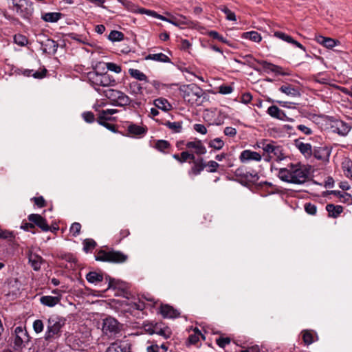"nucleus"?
<instances>
[{"label": "nucleus", "instance_id": "1", "mask_svg": "<svg viewBox=\"0 0 352 352\" xmlns=\"http://www.w3.org/2000/svg\"><path fill=\"white\" fill-rule=\"evenodd\" d=\"M278 176L283 182L292 184H303L308 177V171L300 164H290L280 168Z\"/></svg>", "mask_w": 352, "mask_h": 352}, {"label": "nucleus", "instance_id": "2", "mask_svg": "<svg viewBox=\"0 0 352 352\" xmlns=\"http://www.w3.org/2000/svg\"><path fill=\"white\" fill-rule=\"evenodd\" d=\"M87 77L91 85L100 95H102L104 90L100 87H113L116 85L115 78L107 72L99 73L96 70H92L87 73Z\"/></svg>", "mask_w": 352, "mask_h": 352}, {"label": "nucleus", "instance_id": "3", "mask_svg": "<svg viewBox=\"0 0 352 352\" xmlns=\"http://www.w3.org/2000/svg\"><path fill=\"white\" fill-rule=\"evenodd\" d=\"M179 91L184 101L191 106L200 105L203 102L201 98L205 94L204 91L195 83L181 86Z\"/></svg>", "mask_w": 352, "mask_h": 352}, {"label": "nucleus", "instance_id": "4", "mask_svg": "<svg viewBox=\"0 0 352 352\" xmlns=\"http://www.w3.org/2000/svg\"><path fill=\"white\" fill-rule=\"evenodd\" d=\"M65 321L64 318L56 315L50 316L47 319L45 339L51 340L59 338L61 335V329L65 324Z\"/></svg>", "mask_w": 352, "mask_h": 352}, {"label": "nucleus", "instance_id": "5", "mask_svg": "<svg viewBox=\"0 0 352 352\" xmlns=\"http://www.w3.org/2000/svg\"><path fill=\"white\" fill-rule=\"evenodd\" d=\"M254 148H261L265 153L274 157V160L277 162L282 161L285 157L282 146L272 140L263 139L257 142Z\"/></svg>", "mask_w": 352, "mask_h": 352}, {"label": "nucleus", "instance_id": "6", "mask_svg": "<svg viewBox=\"0 0 352 352\" xmlns=\"http://www.w3.org/2000/svg\"><path fill=\"white\" fill-rule=\"evenodd\" d=\"M102 96L109 100L110 103L116 107H125L129 105L131 100L124 92L113 89H107L102 91Z\"/></svg>", "mask_w": 352, "mask_h": 352}, {"label": "nucleus", "instance_id": "7", "mask_svg": "<svg viewBox=\"0 0 352 352\" xmlns=\"http://www.w3.org/2000/svg\"><path fill=\"white\" fill-rule=\"evenodd\" d=\"M95 259L102 262L124 263L127 260V256L119 251L100 250L95 255Z\"/></svg>", "mask_w": 352, "mask_h": 352}, {"label": "nucleus", "instance_id": "8", "mask_svg": "<svg viewBox=\"0 0 352 352\" xmlns=\"http://www.w3.org/2000/svg\"><path fill=\"white\" fill-rule=\"evenodd\" d=\"M234 175L237 178V181L243 186L254 184L259 179V176L256 170L250 171L244 166L236 168Z\"/></svg>", "mask_w": 352, "mask_h": 352}, {"label": "nucleus", "instance_id": "9", "mask_svg": "<svg viewBox=\"0 0 352 352\" xmlns=\"http://www.w3.org/2000/svg\"><path fill=\"white\" fill-rule=\"evenodd\" d=\"M16 12L23 19H29L34 12L32 2L28 0H12Z\"/></svg>", "mask_w": 352, "mask_h": 352}, {"label": "nucleus", "instance_id": "10", "mask_svg": "<svg viewBox=\"0 0 352 352\" xmlns=\"http://www.w3.org/2000/svg\"><path fill=\"white\" fill-rule=\"evenodd\" d=\"M35 226H38L43 231L47 232V231H51V232H55L56 230H58V226L56 223L54 224H52L51 226H50L47 221H32L29 223H25L23 225L21 226V228L27 231H31L32 233H34L35 231L32 230L35 228Z\"/></svg>", "mask_w": 352, "mask_h": 352}, {"label": "nucleus", "instance_id": "11", "mask_svg": "<svg viewBox=\"0 0 352 352\" xmlns=\"http://www.w3.org/2000/svg\"><path fill=\"white\" fill-rule=\"evenodd\" d=\"M121 325L112 317H107L103 320L102 331L107 335L117 334L120 331Z\"/></svg>", "mask_w": 352, "mask_h": 352}, {"label": "nucleus", "instance_id": "12", "mask_svg": "<svg viewBox=\"0 0 352 352\" xmlns=\"http://www.w3.org/2000/svg\"><path fill=\"white\" fill-rule=\"evenodd\" d=\"M15 338L14 341L15 349H21L25 342H28V335L22 327H17L14 329Z\"/></svg>", "mask_w": 352, "mask_h": 352}, {"label": "nucleus", "instance_id": "13", "mask_svg": "<svg viewBox=\"0 0 352 352\" xmlns=\"http://www.w3.org/2000/svg\"><path fill=\"white\" fill-rule=\"evenodd\" d=\"M261 159L262 155L260 153L249 149L243 151L239 155V160L242 163H245L250 161L260 162Z\"/></svg>", "mask_w": 352, "mask_h": 352}, {"label": "nucleus", "instance_id": "14", "mask_svg": "<svg viewBox=\"0 0 352 352\" xmlns=\"http://www.w3.org/2000/svg\"><path fill=\"white\" fill-rule=\"evenodd\" d=\"M28 261L29 263L32 266L34 270L38 271L42 264L45 263V260L36 252H34L32 250L28 251Z\"/></svg>", "mask_w": 352, "mask_h": 352}, {"label": "nucleus", "instance_id": "15", "mask_svg": "<svg viewBox=\"0 0 352 352\" xmlns=\"http://www.w3.org/2000/svg\"><path fill=\"white\" fill-rule=\"evenodd\" d=\"M267 113L273 118L283 121H292L293 119L289 118L285 113L276 105H272L268 107Z\"/></svg>", "mask_w": 352, "mask_h": 352}, {"label": "nucleus", "instance_id": "16", "mask_svg": "<svg viewBox=\"0 0 352 352\" xmlns=\"http://www.w3.org/2000/svg\"><path fill=\"white\" fill-rule=\"evenodd\" d=\"M105 352H130V345L125 341H118L112 343Z\"/></svg>", "mask_w": 352, "mask_h": 352}, {"label": "nucleus", "instance_id": "17", "mask_svg": "<svg viewBox=\"0 0 352 352\" xmlns=\"http://www.w3.org/2000/svg\"><path fill=\"white\" fill-rule=\"evenodd\" d=\"M43 52L45 54H55L56 53L58 44L52 38H47L41 43Z\"/></svg>", "mask_w": 352, "mask_h": 352}, {"label": "nucleus", "instance_id": "18", "mask_svg": "<svg viewBox=\"0 0 352 352\" xmlns=\"http://www.w3.org/2000/svg\"><path fill=\"white\" fill-rule=\"evenodd\" d=\"M294 144L296 147L299 150V151L305 156V157H311L313 153V151L312 146L310 144L304 143L300 141V140H296L294 141Z\"/></svg>", "mask_w": 352, "mask_h": 352}, {"label": "nucleus", "instance_id": "19", "mask_svg": "<svg viewBox=\"0 0 352 352\" xmlns=\"http://www.w3.org/2000/svg\"><path fill=\"white\" fill-rule=\"evenodd\" d=\"M206 167V164L202 157H199L195 161L192 166L188 171V175H199L201 171L204 170V168Z\"/></svg>", "mask_w": 352, "mask_h": 352}, {"label": "nucleus", "instance_id": "20", "mask_svg": "<svg viewBox=\"0 0 352 352\" xmlns=\"http://www.w3.org/2000/svg\"><path fill=\"white\" fill-rule=\"evenodd\" d=\"M279 91L292 97H299L300 96V89L298 87L288 83L280 86Z\"/></svg>", "mask_w": 352, "mask_h": 352}, {"label": "nucleus", "instance_id": "21", "mask_svg": "<svg viewBox=\"0 0 352 352\" xmlns=\"http://www.w3.org/2000/svg\"><path fill=\"white\" fill-rule=\"evenodd\" d=\"M186 147L188 149H194L197 155H204L206 153V148L199 140L188 142Z\"/></svg>", "mask_w": 352, "mask_h": 352}, {"label": "nucleus", "instance_id": "22", "mask_svg": "<svg viewBox=\"0 0 352 352\" xmlns=\"http://www.w3.org/2000/svg\"><path fill=\"white\" fill-rule=\"evenodd\" d=\"M312 155L316 159L325 162L329 160L330 151L327 147H317L313 151Z\"/></svg>", "mask_w": 352, "mask_h": 352}, {"label": "nucleus", "instance_id": "23", "mask_svg": "<svg viewBox=\"0 0 352 352\" xmlns=\"http://www.w3.org/2000/svg\"><path fill=\"white\" fill-rule=\"evenodd\" d=\"M332 128L333 132H336L342 135H346L351 129V126L342 120L335 121Z\"/></svg>", "mask_w": 352, "mask_h": 352}, {"label": "nucleus", "instance_id": "24", "mask_svg": "<svg viewBox=\"0 0 352 352\" xmlns=\"http://www.w3.org/2000/svg\"><path fill=\"white\" fill-rule=\"evenodd\" d=\"M21 74L25 76H32L36 79H42L46 76L47 70L43 68L41 71H34V69H23L21 70Z\"/></svg>", "mask_w": 352, "mask_h": 352}, {"label": "nucleus", "instance_id": "25", "mask_svg": "<svg viewBox=\"0 0 352 352\" xmlns=\"http://www.w3.org/2000/svg\"><path fill=\"white\" fill-rule=\"evenodd\" d=\"M160 313L164 318H177L179 313L171 306L164 305L161 306Z\"/></svg>", "mask_w": 352, "mask_h": 352}, {"label": "nucleus", "instance_id": "26", "mask_svg": "<svg viewBox=\"0 0 352 352\" xmlns=\"http://www.w3.org/2000/svg\"><path fill=\"white\" fill-rule=\"evenodd\" d=\"M145 60H151L160 63H171L170 58L164 53L148 54L144 58Z\"/></svg>", "mask_w": 352, "mask_h": 352}, {"label": "nucleus", "instance_id": "27", "mask_svg": "<svg viewBox=\"0 0 352 352\" xmlns=\"http://www.w3.org/2000/svg\"><path fill=\"white\" fill-rule=\"evenodd\" d=\"M153 148L164 154H168L170 153L171 144L167 140H158L155 141Z\"/></svg>", "mask_w": 352, "mask_h": 352}, {"label": "nucleus", "instance_id": "28", "mask_svg": "<svg viewBox=\"0 0 352 352\" xmlns=\"http://www.w3.org/2000/svg\"><path fill=\"white\" fill-rule=\"evenodd\" d=\"M153 104L157 109H161L164 112H168L173 108L171 104L164 98H158L154 100Z\"/></svg>", "mask_w": 352, "mask_h": 352}, {"label": "nucleus", "instance_id": "29", "mask_svg": "<svg viewBox=\"0 0 352 352\" xmlns=\"http://www.w3.org/2000/svg\"><path fill=\"white\" fill-rule=\"evenodd\" d=\"M127 132L132 136H142L146 133V129L138 124L131 123L127 126Z\"/></svg>", "mask_w": 352, "mask_h": 352}, {"label": "nucleus", "instance_id": "30", "mask_svg": "<svg viewBox=\"0 0 352 352\" xmlns=\"http://www.w3.org/2000/svg\"><path fill=\"white\" fill-rule=\"evenodd\" d=\"M60 300V297L59 296H43L40 298L42 305L50 307H54L59 303Z\"/></svg>", "mask_w": 352, "mask_h": 352}, {"label": "nucleus", "instance_id": "31", "mask_svg": "<svg viewBox=\"0 0 352 352\" xmlns=\"http://www.w3.org/2000/svg\"><path fill=\"white\" fill-rule=\"evenodd\" d=\"M326 210L328 212L329 217L337 218L339 214L342 212L343 208L339 205L336 206L332 204H329L326 206Z\"/></svg>", "mask_w": 352, "mask_h": 352}, {"label": "nucleus", "instance_id": "32", "mask_svg": "<svg viewBox=\"0 0 352 352\" xmlns=\"http://www.w3.org/2000/svg\"><path fill=\"white\" fill-rule=\"evenodd\" d=\"M301 333L303 342L307 345H309L318 340L316 333L313 331L304 330Z\"/></svg>", "mask_w": 352, "mask_h": 352}, {"label": "nucleus", "instance_id": "33", "mask_svg": "<svg viewBox=\"0 0 352 352\" xmlns=\"http://www.w3.org/2000/svg\"><path fill=\"white\" fill-rule=\"evenodd\" d=\"M63 15L61 12H46L42 14L41 19L48 23H56L62 18Z\"/></svg>", "mask_w": 352, "mask_h": 352}, {"label": "nucleus", "instance_id": "34", "mask_svg": "<svg viewBox=\"0 0 352 352\" xmlns=\"http://www.w3.org/2000/svg\"><path fill=\"white\" fill-rule=\"evenodd\" d=\"M316 41L326 47L327 48L331 49L336 45V42L334 39L329 37H324L323 36L319 35L316 36Z\"/></svg>", "mask_w": 352, "mask_h": 352}, {"label": "nucleus", "instance_id": "35", "mask_svg": "<svg viewBox=\"0 0 352 352\" xmlns=\"http://www.w3.org/2000/svg\"><path fill=\"white\" fill-rule=\"evenodd\" d=\"M86 279L90 283L97 284L103 280V276L96 272H90L86 275Z\"/></svg>", "mask_w": 352, "mask_h": 352}, {"label": "nucleus", "instance_id": "36", "mask_svg": "<svg viewBox=\"0 0 352 352\" xmlns=\"http://www.w3.org/2000/svg\"><path fill=\"white\" fill-rule=\"evenodd\" d=\"M242 38L245 39H249L256 43H259L262 39L261 34L256 31L243 32L242 34Z\"/></svg>", "mask_w": 352, "mask_h": 352}, {"label": "nucleus", "instance_id": "37", "mask_svg": "<svg viewBox=\"0 0 352 352\" xmlns=\"http://www.w3.org/2000/svg\"><path fill=\"white\" fill-rule=\"evenodd\" d=\"M164 126L168 127L172 131L173 133H178L182 131V122H173L166 121L162 123Z\"/></svg>", "mask_w": 352, "mask_h": 352}, {"label": "nucleus", "instance_id": "38", "mask_svg": "<svg viewBox=\"0 0 352 352\" xmlns=\"http://www.w3.org/2000/svg\"><path fill=\"white\" fill-rule=\"evenodd\" d=\"M130 76L140 81L148 82V77L143 72L137 69H129Z\"/></svg>", "mask_w": 352, "mask_h": 352}, {"label": "nucleus", "instance_id": "39", "mask_svg": "<svg viewBox=\"0 0 352 352\" xmlns=\"http://www.w3.org/2000/svg\"><path fill=\"white\" fill-rule=\"evenodd\" d=\"M119 3H120L127 10L134 12V13H140L139 10L141 8H139L138 6L133 3L132 1L129 0H117Z\"/></svg>", "mask_w": 352, "mask_h": 352}, {"label": "nucleus", "instance_id": "40", "mask_svg": "<svg viewBox=\"0 0 352 352\" xmlns=\"http://www.w3.org/2000/svg\"><path fill=\"white\" fill-rule=\"evenodd\" d=\"M112 120V118H105L103 117L98 116L97 122L99 124L104 126L112 132H116V126L113 124L109 123L108 121Z\"/></svg>", "mask_w": 352, "mask_h": 352}, {"label": "nucleus", "instance_id": "41", "mask_svg": "<svg viewBox=\"0 0 352 352\" xmlns=\"http://www.w3.org/2000/svg\"><path fill=\"white\" fill-rule=\"evenodd\" d=\"M52 208H50L47 210H44L42 214H30L28 215V220H46L52 218V216H48L47 212H51Z\"/></svg>", "mask_w": 352, "mask_h": 352}, {"label": "nucleus", "instance_id": "42", "mask_svg": "<svg viewBox=\"0 0 352 352\" xmlns=\"http://www.w3.org/2000/svg\"><path fill=\"white\" fill-rule=\"evenodd\" d=\"M139 12L140 14H146L148 16H153L154 18L160 19V20L164 21H168L167 20V17H166V16H164L163 15H161V14H158L157 12H156L155 11H153V10H147V9H145V8H141L139 10Z\"/></svg>", "mask_w": 352, "mask_h": 352}, {"label": "nucleus", "instance_id": "43", "mask_svg": "<svg viewBox=\"0 0 352 352\" xmlns=\"http://www.w3.org/2000/svg\"><path fill=\"white\" fill-rule=\"evenodd\" d=\"M96 246V242L91 239H86L83 241V250L86 252H91Z\"/></svg>", "mask_w": 352, "mask_h": 352}, {"label": "nucleus", "instance_id": "44", "mask_svg": "<svg viewBox=\"0 0 352 352\" xmlns=\"http://www.w3.org/2000/svg\"><path fill=\"white\" fill-rule=\"evenodd\" d=\"M157 334L167 339L170 338L171 332L168 328L159 329L157 327H155V329L151 332V334Z\"/></svg>", "mask_w": 352, "mask_h": 352}, {"label": "nucleus", "instance_id": "45", "mask_svg": "<svg viewBox=\"0 0 352 352\" xmlns=\"http://www.w3.org/2000/svg\"><path fill=\"white\" fill-rule=\"evenodd\" d=\"M222 12L226 14V19L228 21H236V17L232 11H231L228 7L223 6L219 8Z\"/></svg>", "mask_w": 352, "mask_h": 352}, {"label": "nucleus", "instance_id": "46", "mask_svg": "<svg viewBox=\"0 0 352 352\" xmlns=\"http://www.w3.org/2000/svg\"><path fill=\"white\" fill-rule=\"evenodd\" d=\"M14 42L19 46L23 47L28 45V38L21 34H16L14 36Z\"/></svg>", "mask_w": 352, "mask_h": 352}, {"label": "nucleus", "instance_id": "47", "mask_svg": "<svg viewBox=\"0 0 352 352\" xmlns=\"http://www.w3.org/2000/svg\"><path fill=\"white\" fill-rule=\"evenodd\" d=\"M224 142L220 138H216L210 141L208 146L214 150H221L224 146Z\"/></svg>", "mask_w": 352, "mask_h": 352}, {"label": "nucleus", "instance_id": "48", "mask_svg": "<svg viewBox=\"0 0 352 352\" xmlns=\"http://www.w3.org/2000/svg\"><path fill=\"white\" fill-rule=\"evenodd\" d=\"M124 34L117 30H112L108 36V38L113 42L121 41L124 39Z\"/></svg>", "mask_w": 352, "mask_h": 352}, {"label": "nucleus", "instance_id": "49", "mask_svg": "<svg viewBox=\"0 0 352 352\" xmlns=\"http://www.w3.org/2000/svg\"><path fill=\"white\" fill-rule=\"evenodd\" d=\"M258 63L261 65L263 69L267 72H271L274 73V69H277V65L266 60H258Z\"/></svg>", "mask_w": 352, "mask_h": 352}, {"label": "nucleus", "instance_id": "50", "mask_svg": "<svg viewBox=\"0 0 352 352\" xmlns=\"http://www.w3.org/2000/svg\"><path fill=\"white\" fill-rule=\"evenodd\" d=\"M243 58L244 59L243 65H247L250 67L253 68L254 69L257 70V69L254 66V63H258V60L254 58L252 54L245 55L243 57Z\"/></svg>", "mask_w": 352, "mask_h": 352}, {"label": "nucleus", "instance_id": "51", "mask_svg": "<svg viewBox=\"0 0 352 352\" xmlns=\"http://www.w3.org/2000/svg\"><path fill=\"white\" fill-rule=\"evenodd\" d=\"M30 200L34 203V206L40 208H44L47 205L46 201L43 196L34 197Z\"/></svg>", "mask_w": 352, "mask_h": 352}, {"label": "nucleus", "instance_id": "52", "mask_svg": "<svg viewBox=\"0 0 352 352\" xmlns=\"http://www.w3.org/2000/svg\"><path fill=\"white\" fill-rule=\"evenodd\" d=\"M258 186L262 189L268 190L269 188H270L271 190L269 192L270 194L274 193L277 190L276 186L268 182H261L259 184H258Z\"/></svg>", "mask_w": 352, "mask_h": 352}, {"label": "nucleus", "instance_id": "53", "mask_svg": "<svg viewBox=\"0 0 352 352\" xmlns=\"http://www.w3.org/2000/svg\"><path fill=\"white\" fill-rule=\"evenodd\" d=\"M131 92L133 94H139L142 92V87L137 81L131 82L129 84Z\"/></svg>", "mask_w": 352, "mask_h": 352}, {"label": "nucleus", "instance_id": "54", "mask_svg": "<svg viewBox=\"0 0 352 352\" xmlns=\"http://www.w3.org/2000/svg\"><path fill=\"white\" fill-rule=\"evenodd\" d=\"M274 36L279 39H281L288 43H290L291 41H293V38L283 32H280V31H276V32H274Z\"/></svg>", "mask_w": 352, "mask_h": 352}, {"label": "nucleus", "instance_id": "55", "mask_svg": "<svg viewBox=\"0 0 352 352\" xmlns=\"http://www.w3.org/2000/svg\"><path fill=\"white\" fill-rule=\"evenodd\" d=\"M200 336L204 339V337L201 332L198 329H196L195 330V333L189 336L188 340L191 344H196L199 340Z\"/></svg>", "mask_w": 352, "mask_h": 352}, {"label": "nucleus", "instance_id": "56", "mask_svg": "<svg viewBox=\"0 0 352 352\" xmlns=\"http://www.w3.org/2000/svg\"><path fill=\"white\" fill-rule=\"evenodd\" d=\"M106 67L108 70L114 72L116 74H119L122 72V67L120 65H118L114 63H107Z\"/></svg>", "mask_w": 352, "mask_h": 352}, {"label": "nucleus", "instance_id": "57", "mask_svg": "<svg viewBox=\"0 0 352 352\" xmlns=\"http://www.w3.org/2000/svg\"><path fill=\"white\" fill-rule=\"evenodd\" d=\"M44 329V324L41 320H36L33 322V329L36 333H41Z\"/></svg>", "mask_w": 352, "mask_h": 352}, {"label": "nucleus", "instance_id": "58", "mask_svg": "<svg viewBox=\"0 0 352 352\" xmlns=\"http://www.w3.org/2000/svg\"><path fill=\"white\" fill-rule=\"evenodd\" d=\"M208 34L209 36L214 39H217L223 43H227L226 38H225L222 35L219 34L217 31L211 30L208 33Z\"/></svg>", "mask_w": 352, "mask_h": 352}, {"label": "nucleus", "instance_id": "59", "mask_svg": "<svg viewBox=\"0 0 352 352\" xmlns=\"http://www.w3.org/2000/svg\"><path fill=\"white\" fill-rule=\"evenodd\" d=\"M82 117L87 123H92L95 121V116L91 111H85L82 113Z\"/></svg>", "mask_w": 352, "mask_h": 352}, {"label": "nucleus", "instance_id": "60", "mask_svg": "<svg viewBox=\"0 0 352 352\" xmlns=\"http://www.w3.org/2000/svg\"><path fill=\"white\" fill-rule=\"evenodd\" d=\"M118 112V110L117 109H106V110H102L98 116L100 117H103V118H112L111 117V115L113 114H115Z\"/></svg>", "mask_w": 352, "mask_h": 352}, {"label": "nucleus", "instance_id": "61", "mask_svg": "<svg viewBox=\"0 0 352 352\" xmlns=\"http://www.w3.org/2000/svg\"><path fill=\"white\" fill-rule=\"evenodd\" d=\"M80 229L81 225L78 222L75 221L71 226L70 232L73 236H76L80 233Z\"/></svg>", "mask_w": 352, "mask_h": 352}, {"label": "nucleus", "instance_id": "62", "mask_svg": "<svg viewBox=\"0 0 352 352\" xmlns=\"http://www.w3.org/2000/svg\"><path fill=\"white\" fill-rule=\"evenodd\" d=\"M234 89L231 85H222L219 87V92L221 94H230L233 91Z\"/></svg>", "mask_w": 352, "mask_h": 352}, {"label": "nucleus", "instance_id": "63", "mask_svg": "<svg viewBox=\"0 0 352 352\" xmlns=\"http://www.w3.org/2000/svg\"><path fill=\"white\" fill-rule=\"evenodd\" d=\"M206 166L209 168L208 170H207L209 173H215L217 172V168L219 166V164L213 160H210L206 163Z\"/></svg>", "mask_w": 352, "mask_h": 352}, {"label": "nucleus", "instance_id": "64", "mask_svg": "<svg viewBox=\"0 0 352 352\" xmlns=\"http://www.w3.org/2000/svg\"><path fill=\"white\" fill-rule=\"evenodd\" d=\"M305 210L306 212L309 214H315L316 213L317 208L314 204L307 203L305 205Z\"/></svg>", "mask_w": 352, "mask_h": 352}]
</instances>
